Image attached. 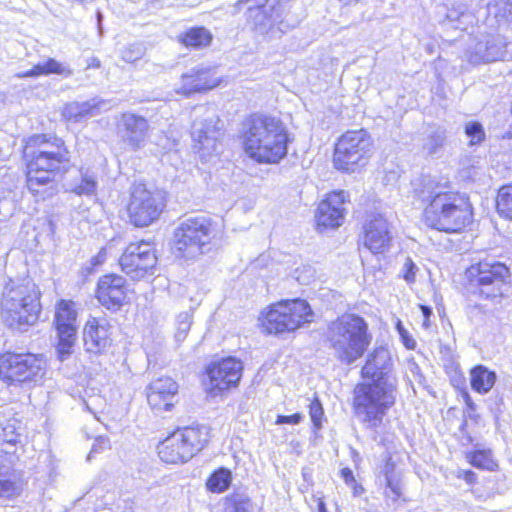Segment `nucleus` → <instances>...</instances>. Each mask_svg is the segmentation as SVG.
Instances as JSON below:
<instances>
[{
	"label": "nucleus",
	"mask_w": 512,
	"mask_h": 512,
	"mask_svg": "<svg viewBox=\"0 0 512 512\" xmlns=\"http://www.w3.org/2000/svg\"><path fill=\"white\" fill-rule=\"evenodd\" d=\"M421 204V222L429 229L445 234H461L474 222L470 197L455 189H439V184L423 182L413 190Z\"/></svg>",
	"instance_id": "nucleus-2"
},
{
	"label": "nucleus",
	"mask_w": 512,
	"mask_h": 512,
	"mask_svg": "<svg viewBox=\"0 0 512 512\" xmlns=\"http://www.w3.org/2000/svg\"><path fill=\"white\" fill-rule=\"evenodd\" d=\"M511 285L510 267L494 258L485 257L471 262L462 272V289L478 301L500 304L507 298Z\"/></svg>",
	"instance_id": "nucleus-4"
},
{
	"label": "nucleus",
	"mask_w": 512,
	"mask_h": 512,
	"mask_svg": "<svg viewBox=\"0 0 512 512\" xmlns=\"http://www.w3.org/2000/svg\"><path fill=\"white\" fill-rule=\"evenodd\" d=\"M0 438L2 441L8 444H16L18 441L19 433L18 429H20L19 422L16 419H9L0 427Z\"/></svg>",
	"instance_id": "nucleus-32"
},
{
	"label": "nucleus",
	"mask_w": 512,
	"mask_h": 512,
	"mask_svg": "<svg viewBox=\"0 0 512 512\" xmlns=\"http://www.w3.org/2000/svg\"><path fill=\"white\" fill-rule=\"evenodd\" d=\"M237 140L243 154L262 165H277L287 158L292 137L286 123L278 115L252 112L240 125Z\"/></svg>",
	"instance_id": "nucleus-3"
},
{
	"label": "nucleus",
	"mask_w": 512,
	"mask_h": 512,
	"mask_svg": "<svg viewBox=\"0 0 512 512\" xmlns=\"http://www.w3.org/2000/svg\"><path fill=\"white\" fill-rule=\"evenodd\" d=\"M231 482H206L207 489L214 493H221L228 489Z\"/></svg>",
	"instance_id": "nucleus-44"
},
{
	"label": "nucleus",
	"mask_w": 512,
	"mask_h": 512,
	"mask_svg": "<svg viewBox=\"0 0 512 512\" xmlns=\"http://www.w3.org/2000/svg\"><path fill=\"white\" fill-rule=\"evenodd\" d=\"M315 314L307 300L290 298L275 301L258 315V327L264 335L294 333L314 321Z\"/></svg>",
	"instance_id": "nucleus-7"
},
{
	"label": "nucleus",
	"mask_w": 512,
	"mask_h": 512,
	"mask_svg": "<svg viewBox=\"0 0 512 512\" xmlns=\"http://www.w3.org/2000/svg\"><path fill=\"white\" fill-rule=\"evenodd\" d=\"M374 150V139L366 129L346 130L333 144V167L346 174L359 172L369 164Z\"/></svg>",
	"instance_id": "nucleus-9"
},
{
	"label": "nucleus",
	"mask_w": 512,
	"mask_h": 512,
	"mask_svg": "<svg viewBox=\"0 0 512 512\" xmlns=\"http://www.w3.org/2000/svg\"><path fill=\"white\" fill-rule=\"evenodd\" d=\"M372 340L369 324L357 313H342L327 325L326 341L342 364L350 365L362 359Z\"/></svg>",
	"instance_id": "nucleus-5"
},
{
	"label": "nucleus",
	"mask_w": 512,
	"mask_h": 512,
	"mask_svg": "<svg viewBox=\"0 0 512 512\" xmlns=\"http://www.w3.org/2000/svg\"><path fill=\"white\" fill-rule=\"evenodd\" d=\"M243 374V363L234 356L210 361L203 370V383L211 397H222L238 388Z\"/></svg>",
	"instance_id": "nucleus-12"
},
{
	"label": "nucleus",
	"mask_w": 512,
	"mask_h": 512,
	"mask_svg": "<svg viewBox=\"0 0 512 512\" xmlns=\"http://www.w3.org/2000/svg\"><path fill=\"white\" fill-rule=\"evenodd\" d=\"M42 140V135L29 138L23 150V157L27 162V169L53 174L59 169L63 155L59 147L49 149L47 144L36 149V145L42 143Z\"/></svg>",
	"instance_id": "nucleus-19"
},
{
	"label": "nucleus",
	"mask_w": 512,
	"mask_h": 512,
	"mask_svg": "<svg viewBox=\"0 0 512 512\" xmlns=\"http://www.w3.org/2000/svg\"><path fill=\"white\" fill-rule=\"evenodd\" d=\"M308 412L315 429H320L324 418V409L320 399L315 396L308 405Z\"/></svg>",
	"instance_id": "nucleus-36"
},
{
	"label": "nucleus",
	"mask_w": 512,
	"mask_h": 512,
	"mask_svg": "<svg viewBox=\"0 0 512 512\" xmlns=\"http://www.w3.org/2000/svg\"><path fill=\"white\" fill-rule=\"evenodd\" d=\"M341 476L345 479V480H354V477H353V474H352V471L349 469V468H344L341 470Z\"/></svg>",
	"instance_id": "nucleus-47"
},
{
	"label": "nucleus",
	"mask_w": 512,
	"mask_h": 512,
	"mask_svg": "<svg viewBox=\"0 0 512 512\" xmlns=\"http://www.w3.org/2000/svg\"><path fill=\"white\" fill-rule=\"evenodd\" d=\"M61 65L54 59H48L44 63L35 65L32 69L18 75L19 77H36L50 73H61Z\"/></svg>",
	"instance_id": "nucleus-31"
},
{
	"label": "nucleus",
	"mask_w": 512,
	"mask_h": 512,
	"mask_svg": "<svg viewBox=\"0 0 512 512\" xmlns=\"http://www.w3.org/2000/svg\"><path fill=\"white\" fill-rule=\"evenodd\" d=\"M419 309L421 310L423 317H424L422 326L425 329H428L431 326L430 317L432 315V309L429 306L424 305V304H420Z\"/></svg>",
	"instance_id": "nucleus-45"
},
{
	"label": "nucleus",
	"mask_w": 512,
	"mask_h": 512,
	"mask_svg": "<svg viewBox=\"0 0 512 512\" xmlns=\"http://www.w3.org/2000/svg\"><path fill=\"white\" fill-rule=\"evenodd\" d=\"M82 341L86 352L102 355L114 345V327L107 316H90L82 329Z\"/></svg>",
	"instance_id": "nucleus-16"
},
{
	"label": "nucleus",
	"mask_w": 512,
	"mask_h": 512,
	"mask_svg": "<svg viewBox=\"0 0 512 512\" xmlns=\"http://www.w3.org/2000/svg\"><path fill=\"white\" fill-rule=\"evenodd\" d=\"M318 512H329L323 499H319L317 502Z\"/></svg>",
	"instance_id": "nucleus-49"
},
{
	"label": "nucleus",
	"mask_w": 512,
	"mask_h": 512,
	"mask_svg": "<svg viewBox=\"0 0 512 512\" xmlns=\"http://www.w3.org/2000/svg\"><path fill=\"white\" fill-rule=\"evenodd\" d=\"M64 299H60L56 305L55 312V329L57 332L58 343L56 346L58 359L62 362L64 361Z\"/></svg>",
	"instance_id": "nucleus-30"
},
{
	"label": "nucleus",
	"mask_w": 512,
	"mask_h": 512,
	"mask_svg": "<svg viewBox=\"0 0 512 512\" xmlns=\"http://www.w3.org/2000/svg\"><path fill=\"white\" fill-rule=\"evenodd\" d=\"M214 222L206 216L190 217L173 231L171 249L180 259L196 260L202 256L214 238Z\"/></svg>",
	"instance_id": "nucleus-11"
},
{
	"label": "nucleus",
	"mask_w": 512,
	"mask_h": 512,
	"mask_svg": "<svg viewBox=\"0 0 512 512\" xmlns=\"http://www.w3.org/2000/svg\"><path fill=\"white\" fill-rule=\"evenodd\" d=\"M466 459L473 467L485 471H497L499 468L497 460L490 449H474L466 453Z\"/></svg>",
	"instance_id": "nucleus-27"
},
{
	"label": "nucleus",
	"mask_w": 512,
	"mask_h": 512,
	"mask_svg": "<svg viewBox=\"0 0 512 512\" xmlns=\"http://www.w3.org/2000/svg\"><path fill=\"white\" fill-rule=\"evenodd\" d=\"M209 430L201 425L175 428L157 446L161 461L167 464H181L191 460L209 443Z\"/></svg>",
	"instance_id": "nucleus-10"
},
{
	"label": "nucleus",
	"mask_w": 512,
	"mask_h": 512,
	"mask_svg": "<svg viewBox=\"0 0 512 512\" xmlns=\"http://www.w3.org/2000/svg\"><path fill=\"white\" fill-rule=\"evenodd\" d=\"M6 203H7L6 201H1V202H0V207H1L2 205L6 204Z\"/></svg>",
	"instance_id": "nucleus-53"
},
{
	"label": "nucleus",
	"mask_w": 512,
	"mask_h": 512,
	"mask_svg": "<svg viewBox=\"0 0 512 512\" xmlns=\"http://www.w3.org/2000/svg\"><path fill=\"white\" fill-rule=\"evenodd\" d=\"M45 365L41 355L6 352L0 355V378L8 385L36 383L42 379Z\"/></svg>",
	"instance_id": "nucleus-13"
},
{
	"label": "nucleus",
	"mask_w": 512,
	"mask_h": 512,
	"mask_svg": "<svg viewBox=\"0 0 512 512\" xmlns=\"http://www.w3.org/2000/svg\"><path fill=\"white\" fill-rule=\"evenodd\" d=\"M226 502L231 506V512H253V505L248 497L233 494L226 497Z\"/></svg>",
	"instance_id": "nucleus-35"
},
{
	"label": "nucleus",
	"mask_w": 512,
	"mask_h": 512,
	"mask_svg": "<svg viewBox=\"0 0 512 512\" xmlns=\"http://www.w3.org/2000/svg\"><path fill=\"white\" fill-rule=\"evenodd\" d=\"M435 138H436V142H435L434 147H440V146H442V144H443V139H442L441 137H436V136H435Z\"/></svg>",
	"instance_id": "nucleus-50"
},
{
	"label": "nucleus",
	"mask_w": 512,
	"mask_h": 512,
	"mask_svg": "<svg viewBox=\"0 0 512 512\" xmlns=\"http://www.w3.org/2000/svg\"><path fill=\"white\" fill-rule=\"evenodd\" d=\"M496 373L483 365H476L470 370L471 388L479 393H488L496 382Z\"/></svg>",
	"instance_id": "nucleus-25"
},
{
	"label": "nucleus",
	"mask_w": 512,
	"mask_h": 512,
	"mask_svg": "<svg viewBox=\"0 0 512 512\" xmlns=\"http://www.w3.org/2000/svg\"><path fill=\"white\" fill-rule=\"evenodd\" d=\"M417 266L411 258H407L403 265L402 278L408 283L413 284L416 280Z\"/></svg>",
	"instance_id": "nucleus-39"
},
{
	"label": "nucleus",
	"mask_w": 512,
	"mask_h": 512,
	"mask_svg": "<svg viewBox=\"0 0 512 512\" xmlns=\"http://www.w3.org/2000/svg\"><path fill=\"white\" fill-rule=\"evenodd\" d=\"M111 444L105 437H98L95 439L92 448L87 456L89 461L97 460L101 456H106L111 451Z\"/></svg>",
	"instance_id": "nucleus-34"
},
{
	"label": "nucleus",
	"mask_w": 512,
	"mask_h": 512,
	"mask_svg": "<svg viewBox=\"0 0 512 512\" xmlns=\"http://www.w3.org/2000/svg\"><path fill=\"white\" fill-rule=\"evenodd\" d=\"M465 134L469 138V145H479L485 140V131L481 123L472 121L465 125Z\"/></svg>",
	"instance_id": "nucleus-33"
},
{
	"label": "nucleus",
	"mask_w": 512,
	"mask_h": 512,
	"mask_svg": "<svg viewBox=\"0 0 512 512\" xmlns=\"http://www.w3.org/2000/svg\"><path fill=\"white\" fill-rule=\"evenodd\" d=\"M361 381L353 388L352 409L370 427H378L397 401L398 383L387 351L375 348L360 371Z\"/></svg>",
	"instance_id": "nucleus-1"
},
{
	"label": "nucleus",
	"mask_w": 512,
	"mask_h": 512,
	"mask_svg": "<svg viewBox=\"0 0 512 512\" xmlns=\"http://www.w3.org/2000/svg\"><path fill=\"white\" fill-rule=\"evenodd\" d=\"M16 458L14 453L8 451L0 453V480L12 475Z\"/></svg>",
	"instance_id": "nucleus-37"
},
{
	"label": "nucleus",
	"mask_w": 512,
	"mask_h": 512,
	"mask_svg": "<svg viewBox=\"0 0 512 512\" xmlns=\"http://www.w3.org/2000/svg\"><path fill=\"white\" fill-rule=\"evenodd\" d=\"M221 82L214 67H196L181 75V86L175 89V93L188 98L194 94L210 91L218 87Z\"/></svg>",
	"instance_id": "nucleus-21"
},
{
	"label": "nucleus",
	"mask_w": 512,
	"mask_h": 512,
	"mask_svg": "<svg viewBox=\"0 0 512 512\" xmlns=\"http://www.w3.org/2000/svg\"><path fill=\"white\" fill-rule=\"evenodd\" d=\"M232 472L225 467L215 469L208 477L207 480H231Z\"/></svg>",
	"instance_id": "nucleus-43"
},
{
	"label": "nucleus",
	"mask_w": 512,
	"mask_h": 512,
	"mask_svg": "<svg viewBox=\"0 0 512 512\" xmlns=\"http://www.w3.org/2000/svg\"><path fill=\"white\" fill-rule=\"evenodd\" d=\"M397 327L403 345L409 350L415 349L416 341L414 340V338L408 334V332L402 327L400 322L398 323Z\"/></svg>",
	"instance_id": "nucleus-42"
},
{
	"label": "nucleus",
	"mask_w": 512,
	"mask_h": 512,
	"mask_svg": "<svg viewBox=\"0 0 512 512\" xmlns=\"http://www.w3.org/2000/svg\"><path fill=\"white\" fill-rule=\"evenodd\" d=\"M117 130L121 133L122 142L131 150H139L145 143L148 131V120L130 112L120 114Z\"/></svg>",
	"instance_id": "nucleus-22"
},
{
	"label": "nucleus",
	"mask_w": 512,
	"mask_h": 512,
	"mask_svg": "<svg viewBox=\"0 0 512 512\" xmlns=\"http://www.w3.org/2000/svg\"><path fill=\"white\" fill-rule=\"evenodd\" d=\"M179 384L170 376H160L146 387L149 407L158 412L172 411L178 404Z\"/></svg>",
	"instance_id": "nucleus-20"
},
{
	"label": "nucleus",
	"mask_w": 512,
	"mask_h": 512,
	"mask_svg": "<svg viewBox=\"0 0 512 512\" xmlns=\"http://www.w3.org/2000/svg\"><path fill=\"white\" fill-rule=\"evenodd\" d=\"M360 241L374 255L387 253L392 246L391 224L385 214L367 213L362 223Z\"/></svg>",
	"instance_id": "nucleus-15"
},
{
	"label": "nucleus",
	"mask_w": 512,
	"mask_h": 512,
	"mask_svg": "<svg viewBox=\"0 0 512 512\" xmlns=\"http://www.w3.org/2000/svg\"><path fill=\"white\" fill-rule=\"evenodd\" d=\"M342 6L349 7L362 2V0H338Z\"/></svg>",
	"instance_id": "nucleus-48"
},
{
	"label": "nucleus",
	"mask_w": 512,
	"mask_h": 512,
	"mask_svg": "<svg viewBox=\"0 0 512 512\" xmlns=\"http://www.w3.org/2000/svg\"><path fill=\"white\" fill-rule=\"evenodd\" d=\"M494 208L501 219L512 222V181L497 188L494 197Z\"/></svg>",
	"instance_id": "nucleus-26"
},
{
	"label": "nucleus",
	"mask_w": 512,
	"mask_h": 512,
	"mask_svg": "<svg viewBox=\"0 0 512 512\" xmlns=\"http://www.w3.org/2000/svg\"><path fill=\"white\" fill-rule=\"evenodd\" d=\"M72 191L77 195H92L96 191V181L91 176H83Z\"/></svg>",
	"instance_id": "nucleus-38"
},
{
	"label": "nucleus",
	"mask_w": 512,
	"mask_h": 512,
	"mask_svg": "<svg viewBox=\"0 0 512 512\" xmlns=\"http://www.w3.org/2000/svg\"><path fill=\"white\" fill-rule=\"evenodd\" d=\"M302 420H303V415L299 412H296L291 415H278L276 417L275 423L278 425H282V424L297 425Z\"/></svg>",
	"instance_id": "nucleus-41"
},
{
	"label": "nucleus",
	"mask_w": 512,
	"mask_h": 512,
	"mask_svg": "<svg viewBox=\"0 0 512 512\" xmlns=\"http://www.w3.org/2000/svg\"><path fill=\"white\" fill-rule=\"evenodd\" d=\"M53 177L54 173L48 174L43 173L42 171H32V169H27V187L34 195H42L45 191L41 190L40 187L51 182Z\"/></svg>",
	"instance_id": "nucleus-29"
},
{
	"label": "nucleus",
	"mask_w": 512,
	"mask_h": 512,
	"mask_svg": "<svg viewBox=\"0 0 512 512\" xmlns=\"http://www.w3.org/2000/svg\"><path fill=\"white\" fill-rule=\"evenodd\" d=\"M213 39L212 32L202 25L191 26L176 37L181 47L190 51H199L210 47Z\"/></svg>",
	"instance_id": "nucleus-23"
},
{
	"label": "nucleus",
	"mask_w": 512,
	"mask_h": 512,
	"mask_svg": "<svg viewBox=\"0 0 512 512\" xmlns=\"http://www.w3.org/2000/svg\"><path fill=\"white\" fill-rule=\"evenodd\" d=\"M133 49L131 48H127L123 51V59L126 60V61H129V62H132V61H135L137 60L138 58H140L141 56V53L140 52H137V54L135 56H133Z\"/></svg>",
	"instance_id": "nucleus-46"
},
{
	"label": "nucleus",
	"mask_w": 512,
	"mask_h": 512,
	"mask_svg": "<svg viewBox=\"0 0 512 512\" xmlns=\"http://www.w3.org/2000/svg\"><path fill=\"white\" fill-rule=\"evenodd\" d=\"M77 317L78 311L74 307V303L66 301V354L70 353V348L78 340Z\"/></svg>",
	"instance_id": "nucleus-28"
},
{
	"label": "nucleus",
	"mask_w": 512,
	"mask_h": 512,
	"mask_svg": "<svg viewBox=\"0 0 512 512\" xmlns=\"http://www.w3.org/2000/svg\"><path fill=\"white\" fill-rule=\"evenodd\" d=\"M40 291L31 279L10 280L1 298V317L10 328L26 331L39 319L41 313Z\"/></svg>",
	"instance_id": "nucleus-6"
},
{
	"label": "nucleus",
	"mask_w": 512,
	"mask_h": 512,
	"mask_svg": "<svg viewBox=\"0 0 512 512\" xmlns=\"http://www.w3.org/2000/svg\"><path fill=\"white\" fill-rule=\"evenodd\" d=\"M467 426V421L465 420L461 425V431H465V427Z\"/></svg>",
	"instance_id": "nucleus-51"
},
{
	"label": "nucleus",
	"mask_w": 512,
	"mask_h": 512,
	"mask_svg": "<svg viewBox=\"0 0 512 512\" xmlns=\"http://www.w3.org/2000/svg\"><path fill=\"white\" fill-rule=\"evenodd\" d=\"M18 495L15 482H0V499L9 500Z\"/></svg>",
	"instance_id": "nucleus-40"
},
{
	"label": "nucleus",
	"mask_w": 512,
	"mask_h": 512,
	"mask_svg": "<svg viewBox=\"0 0 512 512\" xmlns=\"http://www.w3.org/2000/svg\"><path fill=\"white\" fill-rule=\"evenodd\" d=\"M157 264L155 244L144 239L128 243L118 259L120 270L134 281L152 275Z\"/></svg>",
	"instance_id": "nucleus-14"
},
{
	"label": "nucleus",
	"mask_w": 512,
	"mask_h": 512,
	"mask_svg": "<svg viewBox=\"0 0 512 512\" xmlns=\"http://www.w3.org/2000/svg\"><path fill=\"white\" fill-rule=\"evenodd\" d=\"M168 201L167 191L143 181L132 183L124 204L127 222L138 229L156 224L166 213Z\"/></svg>",
	"instance_id": "nucleus-8"
},
{
	"label": "nucleus",
	"mask_w": 512,
	"mask_h": 512,
	"mask_svg": "<svg viewBox=\"0 0 512 512\" xmlns=\"http://www.w3.org/2000/svg\"><path fill=\"white\" fill-rule=\"evenodd\" d=\"M253 0H236L234 9L237 12L245 10V21L252 30L260 28L270 17L269 11L266 9V1L252 6H248Z\"/></svg>",
	"instance_id": "nucleus-24"
},
{
	"label": "nucleus",
	"mask_w": 512,
	"mask_h": 512,
	"mask_svg": "<svg viewBox=\"0 0 512 512\" xmlns=\"http://www.w3.org/2000/svg\"><path fill=\"white\" fill-rule=\"evenodd\" d=\"M465 476H466V477H472V476H473V472H472V471H467V472L465 473Z\"/></svg>",
	"instance_id": "nucleus-52"
},
{
	"label": "nucleus",
	"mask_w": 512,
	"mask_h": 512,
	"mask_svg": "<svg viewBox=\"0 0 512 512\" xmlns=\"http://www.w3.org/2000/svg\"><path fill=\"white\" fill-rule=\"evenodd\" d=\"M350 202L349 193L344 190L328 192L319 202L315 213V225L319 231L336 229L345 220V205Z\"/></svg>",
	"instance_id": "nucleus-17"
},
{
	"label": "nucleus",
	"mask_w": 512,
	"mask_h": 512,
	"mask_svg": "<svg viewBox=\"0 0 512 512\" xmlns=\"http://www.w3.org/2000/svg\"><path fill=\"white\" fill-rule=\"evenodd\" d=\"M130 292L124 277L116 273H107L97 281L95 298L107 310L118 311L129 303Z\"/></svg>",
	"instance_id": "nucleus-18"
}]
</instances>
